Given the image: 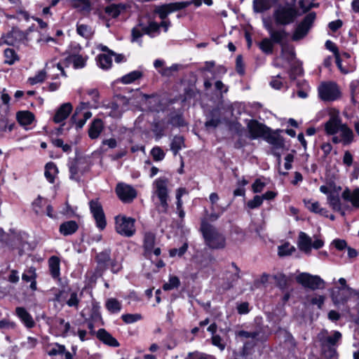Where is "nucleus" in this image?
I'll use <instances>...</instances> for the list:
<instances>
[{
	"label": "nucleus",
	"instance_id": "2f4dec72",
	"mask_svg": "<svg viewBox=\"0 0 359 359\" xmlns=\"http://www.w3.org/2000/svg\"><path fill=\"white\" fill-rule=\"evenodd\" d=\"M341 136L344 144H349L353 140V133L346 125L341 126Z\"/></svg>",
	"mask_w": 359,
	"mask_h": 359
},
{
	"label": "nucleus",
	"instance_id": "338daca9",
	"mask_svg": "<svg viewBox=\"0 0 359 359\" xmlns=\"http://www.w3.org/2000/svg\"><path fill=\"white\" fill-rule=\"evenodd\" d=\"M79 302V300L77 297V294L76 292H72L70 295V298L67 302V304L69 306H77Z\"/></svg>",
	"mask_w": 359,
	"mask_h": 359
},
{
	"label": "nucleus",
	"instance_id": "6e6552de",
	"mask_svg": "<svg viewBox=\"0 0 359 359\" xmlns=\"http://www.w3.org/2000/svg\"><path fill=\"white\" fill-rule=\"evenodd\" d=\"M116 220V231L118 233L126 236H132L135 232V219L125 216H117Z\"/></svg>",
	"mask_w": 359,
	"mask_h": 359
},
{
	"label": "nucleus",
	"instance_id": "4d7b16f0",
	"mask_svg": "<svg viewBox=\"0 0 359 359\" xmlns=\"http://www.w3.org/2000/svg\"><path fill=\"white\" fill-rule=\"evenodd\" d=\"M325 297L323 295H316L311 299V304L313 305H317L319 309H321L324 304Z\"/></svg>",
	"mask_w": 359,
	"mask_h": 359
},
{
	"label": "nucleus",
	"instance_id": "ddd939ff",
	"mask_svg": "<svg viewBox=\"0 0 359 359\" xmlns=\"http://www.w3.org/2000/svg\"><path fill=\"white\" fill-rule=\"evenodd\" d=\"M118 198L124 203H130L137 196V192L131 186L118 183L116 188Z\"/></svg>",
	"mask_w": 359,
	"mask_h": 359
},
{
	"label": "nucleus",
	"instance_id": "f3484780",
	"mask_svg": "<svg viewBox=\"0 0 359 359\" xmlns=\"http://www.w3.org/2000/svg\"><path fill=\"white\" fill-rule=\"evenodd\" d=\"M72 108L70 102L62 104L55 112L53 117L54 122L58 123L65 120L72 111Z\"/></svg>",
	"mask_w": 359,
	"mask_h": 359
},
{
	"label": "nucleus",
	"instance_id": "5701e85b",
	"mask_svg": "<svg viewBox=\"0 0 359 359\" xmlns=\"http://www.w3.org/2000/svg\"><path fill=\"white\" fill-rule=\"evenodd\" d=\"M103 123L100 118L95 119L90 124L88 129V135L90 139H97L103 130Z\"/></svg>",
	"mask_w": 359,
	"mask_h": 359
},
{
	"label": "nucleus",
	"instance_id": "c03bdc74",
	"mask_svg": "<svg viewBox=\"0 0 359 359\" xmlns=\"http://www.w3.org/2000/svg\"><path fill=\"white\" fill-rule=\"evenodd\" d=\"M168 123L174 127H182L184 126V121L182 116L176 114H172L170 115Z\"/></svg>",
	"mask_w": 359,
	"mask_h": 359
},
{
	"label": "nucleus",
	"instance_id": "9d476101",
	"mask_svg": "<svg viewBox=\"0 0 359 359\" xmlns=\"http://www.w3.org/2000/svg\"><path fill=\"white\" fill-rule=\"evenodd\" d=\"M97 266L95 270L94 276L98 278L102 276L109 265L111 261V250L109 248L105 249L101 252L97 254L95 257Z\"/></svg>",
	"mask_w": 359,
	"mask_h": 359
},
{
	"label": "nucleus",
	"instance_id": "37998d69",
	"mask_svg": "<svg viewBox=\"0 0 359 359\" xmlns=\"http://www.w3.org/2000/svg\"><path fill=\"white\" fill-rule=\"evenodd\" d=\"M276 285L280 289H284L287 286L289 278L283 273H277L273 276Z\"/></svg>",
	"mask_w": 359,
	"mask_h": 359
},
{
	"label": "nucleus",
	"instance_id": "0eeeda50",
	"mask_svg": "<svg viewBox=\"0 0 359 359\" xmlns=\"http://www.w3.org/2000/svg\"><path fill=\"white\" fill-rule=\"evenodd\" d=\"M316 17V15L314 12L307 14L303 20L297 26L292 36V39L294 41H297L304 38L311 28Z\"/></svg>",
	"mask_w": 359,
	"mask_h": 359
},
{
	"label": "nucleus",
	"instance_id": "7c9ffc66",
	"mask_svg": "<svg viewBox=\"0 0 359 359\" xmlns=\"http://www.w3.org/2000/svg\"><path fill=\"white\" fill-rule=\"evenodd\" d=\"M184 147V139L182 136L176 135L173 137L170 144V149L175 156H176L179 151Z\"/></svg>",
	"mask_w": 359,
	"mask_h": 359
},
{
	"label": "nucleus",
	"instance_id": "f257e3e1",
	"mask_svg": "<svg viewBox=\"0 0 359 359\" xmlns=\"http://www.w3.org/2000/svg\"><path fill=\"white\" fill-rule=\"evenodd\" d=\"M201 231L206 245L212 249H219L225 247V238L217 229L205 219L201 222Z\"/></svg>",
	"mask_w": 359,
	"mask_h": 359
},
{
	"label": "nucleus",
	"instance_id": "0e129e2a",
	"mask_svg": "<svg viewBox=\"0 0 359 359\" xmlns=\"http://www.w3.org/2000/svg\"><path fill=\"white\" fill-rule=\"evenodd\" d=\"M332 243L336 249L340 251L348 248L346 241L343 239H334Z\"/></svg>",
	"mask_w": 359,
	"mask_h": 359
},
{
	"label": "nucleus",
	"instance_id": "ea45409f",
	"mask_svg": "<svg viewBox=\"0 0 359 359\" xmlns=\"http://www.w3.org/2000/svg\"><path fill=\"white\" fill-rule=\"evenodd\" d=\"M112 55H113L111 54H100L98 56L99 64L102 69H107L111 67L112 64Z\"/></svg>",
	"mask_w": 359,
	"mask_h": 359
},
{
	"label": "nucleus",
	"instance_id": "a211bd4d",
	"mask_svg": "<svg viewBox=\"0 0 359 359\" xmlns=\"http://www.w3.org/2000/svg\"><path fill=\"white\" fill-rule=\"evenodd\" d=\"M97 337L100 341L109 346L118 347L120 345L118 341L114 337H113L109 332L103 328L98 330L97 332Z\"/></svg>",
	"mask_w": 359,
	"mask_h": 359
},
{
	"label": "nucleus",
	"instance_id": "13d9d810",
	"mask_svg": "<svg viewBox=\"0 0 359 359\" xmlns=\"http://www.w3.org/2000/svg\"><path fill=\"white\" fill-rule=\"evenodd\" d=\"M65 352V346L56 344L48 352L50 355H56L59 354H63Z\"/></svg>",
	"mask_w": 359,
	"mask_h": 359
},
{
	"label": "nucleus",
	"instance_id": "603ef678",
	"mask_svg": "<svg viewBox=\"0 0 359 359\" xmlns=\"http://www.w3.org/2000/svg\"><path fill=\"white\" fill-rule=\"evenodd\" d=\"M76 31L79 35L85 38H88L91 35V29L86 25H78Z\"/></svg>",
	"mask_w": 359,
	"mask_h": 359
},
{
	"label": "nucleus",
	"instance_id": "473e14b6",
	"mask_svg": "<svg viewBox=\"0 0 359 359\" xmlns=\"http://www.w3.org/2000/svg\"><path fill=\"white\" fill-rule=\"evenodd\" d=\"M320 344L322 354L325 358L327 359H332L337 356V352L335 346H331L330 345L326 344L325 343Z\"/></svg>",
	"mask_w": 359,
	"mask_h": 359
},
{
	"label": "nucleus",
	"instance_id": "864d4df0",
	"mask_svg": "<svg viewBox=\"0 0 359 359\" xmlns=\"http://www.w3.org/2000/svg\"><path fill=\"white\" fill-rule=\"evenodd\" d=\"M151 154L154 161H159L164 158L165 153L159 147H154L151 151Z\"/></svg>",
	"mask_w": 359,
	"mask_h": 359
},
{
	"label": "nucleus",
	"instance_id": "b1692460",
	"mask_svg": "<svg viewBox=\"0 0 359 359\" xmlns=\"http://www.w3.org/2000/svg\"><path fill=\"white\" fill-rule=\"evenodd\" d=\"M78 227V224L75 221H67L60 224V232L64 236L72 235L77 231Z\"/></svg>",
	"mask_w": 359,
	"mask_h": 359
},
{
	"label": "nucleus",
	"instance_id": "c756f323",
	"mask_svg": "<svg viewBox=\"0 0 359 359\" xmlns=\"http://www.w3.org/2000/svg\"><path fill=\"white\" fill-rule=\"evenodd\" d=\"M49 269L53 278L60 276V259L57 257L53 256L48 260Z\"/></svg>",
	"mask_w": 359,
	"mask_h": 359
},
{
	"label": "nucleus",
	"instance_id": "39448f33",
	"mask_svg": "<svg viewBox=\"0 0 359 359\" xmlns=\"http://www.w3.org/2000/svg\"><path fill=\"white\" fill-rule=\"evenodd\" d=\"M298 15L299 11L291 6H280L273 13L274 20L278 25L292 24Z\"/></svg>",
	"mask_w": 359,
	"mask_h": 359
},
{
	"label": "nucleus",
	"instance_id": "69168bd1",
	"mask_svg": "<svg viewBox=\"0 0 359 359\" xmlns=\"http://www.w3.org/2000/svg\"><path fill=\"white\" fill-rule=\"evenodd\" d=\"M143 32L142 30L138 29L137 27H134L131 32V41H139V39H140L143 35Z\"/></svg>",
	"mask_w": 359,
	"mask_h": 359
},
{
	"label": "nucleus",
	"instance_id": "49530a36",
	"mask_svg": "<svg viewBox=\"0 0 359 359\" xmlns=\"http://www.w3.org/2000/svg\"><path fill=\"white\" fill-rule=\"evenodd\" d=\"M180 285V280L178 277L173 276H170L169 281L163 285V289L165 291L171 290L177 288Z\"/></svg>",
	"mask_w": 359,
	"mask_h": 359
},
{
	"label": "nucleus",
	"instance_id": "4468645a",
	"mask_svg": "<svg viewBox=\"0 0 359 359\" xmlns=\"http://www.w3.org/2000/svg\"><path fill=\"white\" fill-rule=\"evenodd\" d=\"M318 93L320 97L325 101L336 100L339 95V91L333 84H323L319 87Z\"/></svg>",
	"mask_w": 359,
	"mask_h": 359
},
{
	"label": "nucleus",
	"instance_id": "e2e57ef3",
	"mask_svg": "<svg viewBox=\"0 0 359 359\" xmlns=\"http://www.w3.org/2000/svg\"><path fill=\"white\" fill-rule=\"evenodd\" d=\"M212 343L217 346L221 351L225 348V344L222 343V339L219 335L215 334L212 337Z\"/></svg>",
	"mask_w": 359,
	"mask_h": 359
},
{
	"label": "nucleus",
	"instance_id": "7ed1b4c3",
	"mask_svg": "<svg viewBox=\"0 0 359 359\" xmlns=\"http://www.w3.org/2000/svg\"><path fill=\"white\" fill-rule=\"evenodd\" d=\"M203 0H191L182 2H174L163 4L162 6H157L154 11L158 15L161 20L165 19L167 16L175 11L182 10L191 4H194L195 6L198 7L201 6Z\"/></svg>",
	"mask_w": 359,
	"mask_h": 359
},
{
	"label": "nucleus",
	"instance_id": "f8f14e48",
	"mask_svg": "<svg viewBox=\"0 0 359 359\" xmlns=\"http://www.w3.org/2000/svg\"><path fill=\"white\" fill-rule=\"evenodd\" d=\"M247 128L250 133V138L252 140H255L260 137H263L264 138L266 134L270 132V129L268 127L254 119L248 121Z\"/></svg>",
	"mask_w": 359,
	"mask_h": 359
},
{
	"label": "nucleus",
	"instance_id": "4be33fe9",
	"mask_svg": "<svg viewBox=\"0 0 359 359\" xmlns=\"http://www.w3.org/2000/svg\"><path fill=\"white\" fill-rule=\"evenodd\" d=\"M344 200L351 202L353 207L359 208V188L353 192L348 188H346L341 194Z\"/></svg>",
	"mask_w": 359,
	"mask_h": 359
},
{
	"label": "nucleus",
	"instance_id": "2eb2a0df",
	"mask_svg": "<svg viewBox=\"0 0 359 359\" xmlns=\"http://www.w3.org/2000/svg\"><path fill=\"white\" fill-rule=\"evenodd\" d=\"M327 331L325 330L321 332L320 334L318 336L320 343H325L326 344L330 345L331 346H334L337 347L339 342L341 339V333L335 330L332 332V335L327 336Z\"/></svg>",
	"mask_w": 359,
	"mask_h": 359
},
{
	"label": "nucleus",
	"instance_id": "cd10ccee",
	"mask_svg": "<svg viewBox=\"0 0 359 359\" xmlns=\"http://www.w3.org/2000/svg\"><path fill=\"white\" fill-rule=\"evenodd\" d=\"M271 7L269 0H254L253 11L255 13H263Z\"/></svg>",
	"mask_w": 359,
	"mask_h": 359
},
{
	"label": "nucleus",
	"instance_id": "9b49d317",
	"mask_svg": "<svg viewBox=\"0 0 359 359\" xmlns=\"http://www.w3.org/2000/svg\"><path fill=\"white\" fill-rule=\"evenodd\" d=\"M89 206L91 213L96 222L97 226L103 230L107 224L105 215L101 203L98 199L91 200L89 202Z\"/></svg>",
	"mask_w": 359,
	"mask_h": 359
},
{
	"label": "nucleus",
	"instance_id": "dca6fc26",
	"mask_svg": "<svg viewBox=\"0 0 359 359\" xmlns=\"http://www.w3.org/2000/svg\"><path fill=\"white\" fill-rule=\"evenodd\" d=\"M26 36V34L18 28H13L6 36L4 42L9 46H15L17 43L24 41Z\"/></svg>",
	"mask_w": 359,
	"mask_h": 359
},
{
	"label": "nucleus",
	"instance_id": "393cba45",
	"mask_svg": "<svg viewBox=\"0 0 359 359\" xmlns=\"http://www.w3.org/2000/svg\"><path fill=\"white\" fill-rule=\"evenodd\" d=\"M18 121L20 125H30L34 120V115L29 111H20L16 114Z\"/></svg>",
	"mask_w": 359,
	"mask_h": 359
},
{
	"label": "nucleus",
	"instance_id": "423d86ee",
	"mask_svg": "<svg viewBox=\"0 0 359 359\" xmlns=\"http://www.w3.org/2000/svg\"><path fill=\"white\" fill-rule=\"evenodd\" d=\"M90 168L88 160L85 157H77L69 164L70 179L79 182L81 177Z\"/></svg>",
	"mask_w": 359,
	"mask_h": 359
},
{
	"label": "nucleus",
	"instance_id": "a878e982",
	"mask_svg": "<svg viewBox=\"0 0 359 359\" xmlns=\"http://www.w3.org/2000/svg\"><path fill=\"white\" fill-rule=\"evenodd\" d=\"M271 40L275 43L281 44L283 41L286 39L288 34L285 29H273L269 33Z\"/></svg>",
	"mask_w": 359,
	"mask_h": 359
},
{
	"label": "nucleus",
	"instance_id": "f03ea898",
	"mask_svg": "<svg viewBox=\"0 0 359 359\" xmlns=\"http://www.w3.org/2000/svg\"><path fill=\"white\" fill-rule=\"evenodd\" d=\"M332 299L334 304L345 313L351 312V306L347 304L348 302L354 301L357 303L359 302V297L355 295V291L348 287L333 292Z\"/></svg>",
	"mask_w": 359,
	"mask_h": 359
},
{
	"label": "nucleus",
	"instance_id": "412c9836",
	"mask_svg": "<svg viewBox=\"0 0 359 359\" xmlns=\"http://www.w3.org/2000/svg\"><path fill=\"white\" fill-rule=\"evenodd\" d=\"M15 313L27 328H32L34 327L35 322L33 320V318L25 308L17 307L15 309Z\"/></svg>",
	"mask_w": 359,
	"mask_h": 359
},
{
	"label": "nucleus",
	"instance_id": "c9c22d12",
	"mask_svg": "<svg viewBox=\"0 0 359 359\" xmlns=\"http://www.w3.org/2000/svg\"><path fill=\"white\" fill-rule=\"evenodd\" d=\"M45 176L46 179L50 182H54L55 175L57 172V166L54 163L50 162L46 165L45 167Z\"/></svg>",
	"mask_w": 359,
	"mask_h": 359
},
{
	"label": "nucleus",
	"instance_id": "aec40b11",
	"mask_svg": "<svg viewBox=\"0 0 359 359\" xmlns=\"http://www.w3.org/2000/svg\"><path fill=\"white\" fill-rule=\"evenodd\" d=\"M312 240L306 233L301 231L299 234L298 247L304 253L309 255L311 251Z\"/></svg>",
	"mask_w": 359,
	"mask_h": 359
},
{
	"label": "nucleus",
	"instance_id": "72a5a7b5",
	"mask_svg": "<svg viewBox=\"0 0 359 359\" xmlns=\"http://www.w3.org/2000/svg\"><path fill=\"white\" fill-rule=\"evenodd\" d=\"M156 237L154 233L147 232L144 236V248L147 252H151L155 244Z\"/></svg>",
	"mask_w": 359,
	"mask_h": 359
},
{
	"label": "nucleus",
	"instance_id": "79ce46f5",
	"mask_svg": "<svg viewBox=\"0 0 359 359\" xmlns=\"http://www.w3.org/2000/svg\"><path fill=\"white\" fill-rule=\"evenodd\" d=\"M272 41L268 38H264L259 43V47L265 54L269 55L273 53Z\"/></svg>",
	"mask_w": 359,
	"mask_h": 359
},
{
	"label": "nucleus",
	"instance_id": "a18cd8bd",
	"mask_svg": "<svg viewBox=\"0 0 359 359\" xmlns=\"http://www.w3.org/2000/svg\"><path fill=\"white\" fill-rule=\"evenodd\" d=\"M295 251V248L291 245L289 243L278 246V254L280 257L290 255L293 252Z\"/></svg>",
	"mask_w": 359,
	"mask_h": 359
},
{
	"label": "nucleus",
	"instance_id": "58836bf2",
	"mask_svg": "<svg viewBox=\"0 0 359 359\" xmlns=\"http://www.w3.org/2000/svg\"><path fill=\"white\" fill-rule=\"evenodd\" d=\"M142 76V73L140 71H133L121 78V82L125 84H128L134 82L135 81L140 79Z\"/></svg>",
	"mask_w": 359,
	"mask_h": 359
},
{
	"label": "nucleus",
	"instance_id": "8fccbe9b",
	"mask_svg": "<svg viewBox=\"0 0 359 359\" xmlns=\"http://www.w3.org/2000/svg\"><path fill=\"white\" fill-rule=\"evenodd\" d=\"M121 318L126 323L129 324V323H135L139 320H141L142 316L140 313H135V314L127 313V314L123 315L121 316Z\"/></svg>",
	"mask_w": 359,
	"mask_h": 359
},
{
	"label": "nucleus",
	"instance_id": "de8ad7c7",
	"mask_svg": "<svg viewBox=\"0 0 359 359\" xmlns=\"http://www.w3.org/2000/svg\"><path fill=\"white\" fill-rule=\"evenodd\" d=\"M182 66L181 65L175 64L169 67H165L160 71V73L164 76H171L173 72H177L182 68Z\"/></svg>",
	"mask_w": 359,
	"mask_h": 359
},
{
	"label": "nucleus",
	"instance_id": "052dcab7",
	"mask_svg": "<svg viewBox=\"0 0 359 359\" xmlns=\"http://www.w3.org/2000/svg\"><path fill=\"white\" fill-rule=\"evenodd\" d=\"M304 202L305 203V205H306L307 208L313 212H315V213H318L320 208V204L318 202H313V203H311L310 201H306V200H304Z\"/></svg>",
	"mask_w": 359,
	"mask_h": 359
},
{
	"label": "nucleus",
	"instance_id": "20e7f679",
	"mask_svg": "<svg viewBox=\"0 0 359 359\" xmlns=\"http://www.w3.org/2000/svg\"><path fill=\"white\" fill-rule=\"evenodd\" d=\"M168 179L163 177L155 180L154 182V194L158 198L160 203L158 207L159 212L165 213L168 211Z\"/></svg>",
	"mask_w": 359,
	"mask_h": 359
},
{
	"label": "nucleus",
	"instance_id": "5fc2aeb1",
	"mask_svg": "<svg viewBox=\"0 0 359 359\" xmlns=\"http://www.w3.org/2000/svg\"><path fill=\"white\" fill-rule=\"evenodd\" d=\"M46 77V72L44 70H41L39 73L34 77L29 79V82L32 85L36 84L38 83L43 82Z\"/></svg>",
	"mask_w": 359,
	"mask_h": 359
},
{
	"label": "nucleus",
	"instance_id": "774afa93",
	"mask_svg": "<svg viewBox=\"0 0 359 359\" xmlns=\"http://www.w3.org/2000/svg\"><path fill=\"white\" fill-rule=\"evenodd\" d=\"M220 119L219 118H212L210 120L207 121L205 123V126L206 128H215L220 123Z\"/></svg>",
	"mask_w": 359,
	"mask_h": 359
},
{
	"label": "nucleus",
	"instance_id": "09e8293b",
	"mask_svg": "<svg viewBox=\"0 0 359 359\" xmlns=\"http://www.w3.org/2000/svg\"><path fill=\"white\" fill-rule=\"evenodd\" d=\"M68 60L72 61L75 68H82L85 66V60L81 55H74L68 57Z\"/></svg>",
	"mask_w": 359,
	"mask_h": 359
},
{
	"label": "nucleus",
	"instance_id": "bb28decb",
	"mask_svg": "<svg viewBox=\"0 0 359 359\" xmlns=\"http://www.w3.org/2000/svg\"><path fill=\"white\" fill-rule=\"evenodd\" d=\"M264 139L271 144L273 146L275 149H281L284 147V140L280 135H275L271 134L270 132L266 134Z\"/></svg>",
	"mask_w": 359,
	"mask_h": 359
},
{
	"label": "nucleus",
	"instance_id": "c85d7f7f",
	"mask_svg": "<svg viewBox=\"0 0 359 359\" xmlns=\"http://www.w3.org/2000/svg\"><path fill=\"white\" fill-rule=\"evenodd\" d=\"M142 31L144 34L154 37L160 32V25L156 22L150 21L148 25L142 27Z\"/></svg>",
	"mask_w": 359,
	"mask_h": 359
},
{
	"label": "nucleus",
	"instance_id": "1a4fd4ad",
	"mask_svg": "<svg viewBox=\"0 0 359 359\" xmlns=\"http://www.w3.org/2000/svg\"><path fill=\"white\" fill-rule=\"evenodd\" d=\"M298 283L304 287L310 288L312 290L323 289L325 287L324 280L318 276H313L307 273H302L296 277Z\"/></svg>",
	"mask_w": 359,
	"mask_h": 359
},
{
	"label": "nucleus",
	"instance_id": "4c0bfd02",
	"mask_svg": "<svg viewBox=\"0 0 359 359\" xmlns=\"http://www.w3.org/2000/svg\"><path fill=\"white\" fill-rule=\"evenodd\" d=\"M106 308L110 313H115L121 311V304L116 299L110 298L106 302Z\"/></svg>",
	"mask_w": 359,
	"mask_h": 359
},
{
	"label": "nucleus",
	"instance_id": "a19ab883",
	"mask_svg": "<svg viewBox=\"0 0 359 359\" xmlns=\"http://www.w3.org/2000/svg\"><path fill=\"white\" fill-rule=\"evenodd\" d=\"M5 63L9 65H13L15 61L19 60V57L12 48H6L4 50Z\"/></svg>",
	"mask_w": 359,
	"mask_h": 359
},
{
	"label": "nucleus",
	"instance_id": "bf43d9fd",
	"mask_svg": "<svg viewBox=\"0 0 359 359\" xmlns=\"http://www.w3.org/2000/svg\"><path fill=\"white\" fill-rule=\"evenodd\" d=\"M265 186L266 184L264 182H262L259 179H257L252 185V191L254 193H261Z\"/></svg>",
	"mask_w": 359,
	"mask_h": 359
},
{
	"label": "nucleus",
	"instance_id": "f704fd0d",
	"mask_svg": "<svg viewBox=\"0 0 359 359\" xmlns=\"http://www.w3.org/2000/svg\"><path fill=\"white\" fill-rule=\"evenodd\" d=\"M126 8V6L124 4H111L105 8V13L112 18H116L120 14L121 11Z\"/></svg>",
	"mask_w": 359,
	"mask_h": 359
},
{
	"label": "nucleus",
	"instance_id": "6e6d98bb",
	"mask_svg": "<svg viewBox=\"0 0 359 359\" xmlns=\"http://www.w3.org/2000/svg\"><path fill=\"white\" fill-rule=\"evenodd\" d=\"M236 69L238 74L243 75L245 73L244 62L241 55H238L236 59Z\"/></svg>",
	"mask_w": 359,
	"mask_h": 359
},
{
	"label": "nucleus",
	"instance_id": "6ab92c4d",
	"mask_svg": "<svg viewBox=\"0 0 359 359\" xmlns=\"http://www.w3.org/2000/svg\"><path fill=\"white\" fill-rule=\"evenodd\" d=\"M342 125L339 117L332 116L325 123V130L328 135H334L341 129Z\"/></svg>",
	"mask_w": 359,
	"mask_h": 359
},
{
	"label": "nucleus",
	"instance_id": "3c124183",
	"mask_svg": "<svg viewBox=\"0 0 359 359\" xmlns=\"http://www.w3.org/2000/svg\"><path fill=\"white\" fill-rule=\"evenodd\" d=\"M262 203H263V198L261 196L256 195L254 196L253 199L250 200L248 202L247 206L250 209H255V208L261 206Z\"/></svg>",
	"mask_w": 359,
	"mask_h": 359
},
{
	"label": "nucleus",
	"instance_id": "e433bc0d",
	"mask_svg": "<svg viewBox=\"0 0 359 359\" xmlns=\"http://www.w3.org/2000/svg\"><path fill=\"white\" fill-rule=\"evenodd\" d=\"M327 201L330 205L335 211H339L341 209V203L339 196L337 194L330 193L327 196Z\"/></svg>",
	"mask_w": 359,
	"mask_h": 359
},
{
	"label": "nucleus",
	"instance_id": "680f3d73",
	"mask_svg": "<svg viewBox=\"0 0 359 359\" xmlns=\"http://www.w3.org/2000/svg\"><path fill=\"white\" fill-rule=\"evenodd\" d=\"M236 335L242 338H252L255 339L259 335L258 332H248L245 330L238 331Z\"/></svg>",
	"mask_w": 359,
	"mask_h": 359
}]
</instances>
